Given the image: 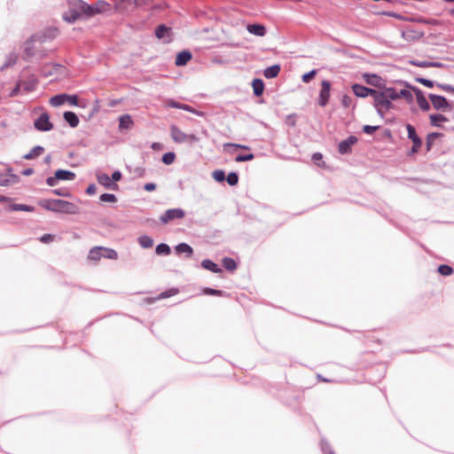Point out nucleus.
Listing matches in <instances>:
<instances>
[{"label":"nucleus","mask_w":454,"mask_h":454,"mask_svg":"<svg viewBox=\"0 0 454 454\" xmlns=\"http://www.w3.org/2000/svg\"><path fill=\"white\" fill-rule=\"evenodd\" d=\"M96 191H97V187L94 184H90L87 189H86V192L87 194L89 195H93L96 193Z\"/></svg>","instance_id":"nucleus-62"},{"label":"nucleus","mask_w":454,"mask_h":454,"mask_svg":"<svg viewBox=\"0 0 454 454\" xmlns=\"http://www.w3.org/2000/svg\"><path fill=\"white\" fill-rule=\"evenodd\" d=\"M254 158V155L253 153H248V154H239L236 157L235 160L237 162H243V161H247V160H251Z\"/></svg>","instance_id":"nucleus-48"},{"label":"nucleus","mask_w":454,"mask_h":454,"mask_svg":"<svg viewBox=\"0 0 454 454\" xmlns=\"http://www.w3.org/2000/svg\"><path fill=\"white\" fill-rule=\"evenodd\" d=\"M204 293L206 294L219 295L222 294V291L212 289V288H206Z\"/></svg>","instance_id":"nucleus-61"},{"label":"nucleus","mask_w":454,"mask_h":454,"mask_svg":"<svg viewBox=\"0 0 454 454\" xmlns=\"http://www.w3.org/2000/svg\"><path fill=\"white\" fill-rule=\"evenodd\" d=\"M11 210L33 212L35 210V207L32 206L25 205V204H12L11 206Z\"/></svg>","instance_id":"nucleus-37"},{"label":"nucleus","mask_w":454,"mask_h":454,"mask_svg":"<svg viewBox=\"0 0 454 454\" xmlns=\"http://www.w3.org/2000/svg\"><path fill=\"white\" fill-rule=\"evenodd\" d=\"M176 294H177V290L176 289H171L169 291L161 293L160 294V298H167V297H169V296L174 295Z\"/></svg>","instance_id":"nucleus-58"},{"label":"nucleus","mask_w":454,"mask_h":454,"mask_svg":"<svg viewBox=\"0 0 454 454\" xmlns=\"http://www.w3.org/2000/svg\"><path fill=\"white\" fill-rule=\"evenodd\" d=\"M226 181L231 186L236 185L239 182V176L235 172H231L226 176Z\"/></svg>","instance_id":"nucleus-45"},{"label":"nucleus","mask_w":454,"mask_h":454,"mask_svg":"<svg viewBox=\"0 0 454 454\" xmlns=\"http://www.w3.org/2000/svg\"><path fill=\"white\" fill-rule=\"evenodd\" d=\"M430 124L434 127H441L442 123L448 121V118L441 114L429 115Z\"/></svg>","instance_id":"nucleus-24"},{"label":"nucleus","mask_w":454,"mask_h":454,"mask_svg":"<svg viewBox=\"0 0 454 454\" xmlns=\"http://www.w3.org/2000/svg\"><path fill=\"white\" fill-rule=\"evenodd\" d=\"M176 154L174 153L168 152L163 154L162 161L166 165H170L175 161Z\"/></svg>","instance_id":"nucleus-43"},{"label":"nucleus","mask_w":454,"mask_h":454,"mask_svg":"<svg viewBox=\"0 0 454 454\" xmlns=\"http://www.w3.org/2000/svg\"><path fill=\"white\" fill-rule=\"evenodd\" d=\"M170 136L173 141L177 144H193L200 140L196 135L186 134L175 125L170 127Z\"/></svg>","instance_id":"nucleus-4"},{"label":"nucleus","mask_w":454,"mask_h":454,"mask_svg":"<svg viewBox=\"0 0 454 454\" xmlns=\"http://www.w3.org/2000/svg\"><path fill=\"white\" fill-rule=\"evenodd\" d=\"M78 101V98L76 95H68L67 98V102L72 106H76Z\"/></svg>","instance_id":"nucleus-56"},{"label":"nucleus","mask_w":454,"mask_h":454,"mask_svg":"<svg viewBox=\"0 0 454 454\" xmlns=\"http://www.w3.org/2000/svg\"><path fill=\"white\" fill-rule=\"evenodd\" d=\"M171 252V249L168 245L165 243H160L156 247L157 254H164L168 255Z\"/></svg>","instance_id":"nucleus-40"},{"label":"nucleus","mask_w":454,"mask_h":454,"mask_svg":"<svg viewBox=\"0 0 454 454\" xmlns=\"http://www.w3.org/2000/svg\"><path fill=\"white\" fill-rule=\"evenodd\" d=\"M97 180L101 185L105 186L106 188L115 190L118 187L116 184L111 181V178L107 174L98 173Z\"/></svg>","instance_id":"nucleus-18"},{"label":"nucleus","mask_w":454,"mask_h":454,"mask_svg":"<svg viewBox=\"0 0 454 454\" xmlns=\"http://www.w3.org/2000/svg\"><path fill=\"white\" fill-rule=\"evenodd\" d=\"M253 90L255 96H261L264 90V83L261 79H254L252 82Z\"/></svg>","instance_id":"nucleus-32"},{"label":"nucleus","mask_w":454,"mask_h":454,"mask_svg":"<svg viewBox=\"0 0 454 454\" xmlns=\"http://www.w3.org/2000/svg\"><path fill=\"white\" fill-rule=\"evenodd\" d=\"M316 74H317V71L315 69L311 70L309 73L304 74L302 75V82H306V83L310 82V80L315 76Z\"/></svg>","instance_id":"nucleus-50"},{"label":"nucleus","mask_w":454,"mask_h":454,"mask_svg":"<svg viewBox=\"0 0 454 454\" xmlns=\"http://www.w3.org/2000/svg\"><path fill=\"white\" fill-rule=\"evenodd\" d=\"M52 192L55 194V195H58V196H63V197H69L70 196V193L65 190V189H55L52 191Z\"/></svg>","instance_id":"nucleus-55"},{"label":"nucleus","mask_w":454,"mask_h":454,"mask_svg":"<svg viewBox=\"0 0 454 454\" xmlns=\"http://www.w3.org/2000/svg\"><path fill=\"white\" fill-rule=\"evenodd\" d=\"M223 265L228 270H234L237 268L236 262L230 257H225L223 259Z\"/></svg>","instance_id":"nucleus-38"},{"label":"nucleus","mask_w":454,"mask_h":454,"mask_svg":"<svg viewBox=\"0 0 454 454\" xmlns=\"http://www.w3.org/2000/svg\"><path fill=\"white\" fill-rule=\"evenodd\" d=\"M247 30L256 36L262 37L266 35V27L262 24H248Z\"/></svg>","instance_id":"nucleus-21"},{"label":"nucleus","mask_w":454,"mask_h":454,"mask_svg":"<svg viewBox=\"0 0 454 454\" xmlns=\"http://www.w3.org/2000/svg\"><path fill=\"white\" fill-rule=\"evenodd\" d=\"M64 119L72 128H75L79 124V119L73 112H65Z\"/></svg>","instance_id":"nucleus-27"},{"label":"nucleus","mask_w":454,"mask_h":454,"mask_svg":"<svg viewBox=\"0 0 454 454\" xmlns=\"http://www.w3.org/2000/svg\"><path fill=\"white\" fill-rule=\"evenodd\" d=\"M440 136L441 134L435 132L428 134L427 137V145L428 150L430 149L431 143L434 141V139L439 137Z\"/></svg>","instance_id":"nucleus-51"},{"label":"nucleus","mask_w":454,"mask_h":454,"mask_svg":"<svg viewBox=\"0 0 454 454\" xmlns=\"http://www.w3.org/2000/svg\"><path fill=\"white\" fill-rule=\"evenodd\" d=\"M63 68L62 66L57 64H50L43 67V73L45 76L51 75L53 74H57Z\"/></svg>","instance_id":"nucleus-31"},{"label":"nucleus","mask_w":454,"mask_h":454,"mask_svg":"<svg viewBox=\"0 0 454 454\" xmlns=\"http://www.w3.org/2000/svg\"><path fill=\"white\" fill-rule=\"evenodd\" d=\"M352 90L356 97L366 98L372 96L374 90L356 83L352 86Z\"/></svg>","instance_id":"nucleus-19"},{"label":"nucleus","mask_w":454,"mask_h":454,"mask_svg":"<svg viewBox=\"0 0 454 454\" xmlns=\"http://www.w3.org/2000/svg\"><path fill=\"white\" fill-rule=\"evenodd\" d=\"M383 90L385 91L389 102H392L393 100L399 99V95L396 90L393 87H386V85L383 88Z\"/></svg>","instance_id":"nucleus-34"},{"label":"nucleus","mask_w":454,"mask_h":454,"mask_svg":"<svg viewBox=\"0 0 454 454\" xmlns=\"http://www.w3.org/2000/svg\"><path fill=\"white\" fill-rule=\"evenodd\" d=\"M201 266L207 270H210L214 273H220L222 272V269L214 262H212L209 259H205L201 262Z\"/></svg>","instance_id":"nucleus-26"},{"label":"nucleus","mask_w":454,"mask_h":454,"mask_svg":"<svg viewBox=\"0 0 454 454\" xmlns=\"http://www.w3.org/2000/svg\"><path fill=\"white\" fill-rule=\"evenodd\" d=\"M44 149L43 146L36 145L28 153L25 154L23 158L25 160H32L39 155H41L43 153Z\"/></svg>","instance_id":"nucleus-33"},{"label":"nucleus","mask_w":454,"mask_h":454,"mask_svg":"<svg viewBox=\"0 0 454 454\" xmlns=\"http://www.w3.org/2000/svg\"><path fill=\"white\" fill-rule=\"evenodd\" d=\"M175 251L176 254H186L187 257H191L193 253L192 247L186 243H180L175 247Z\"/></svg>","instance_id":"nucleus-25"},{"label":"nucleus","mask_w":454,"mask_h":454,"mask_svg":"<svg viewBox=\"0 0 454 454\" xmlns=\"http://www.w3.org/2000/svg\"><path fill=\"white\" fill-rule=\"evenodd\" d=\"M138 242L143 248H150L153 245V239L147 235L141 236Z\"/></svg>","instance_id":"nucleus-35"},{"label":"nucleus","mask_w":454,"mask_h":454,"mask_svg":"<svg viewBox=\"0 0 454 454\" xmlns=\"http://www.w3.org/2000/svg\"><path fill=\"white\" fill-rule=\"evenodd\" d=\"M103 257V247H95L90 250L88 259L90 261H98Z\"/></svg>","instance_id":"nucleus-30"},{"label":"nucleus","mask_w":454,"mask_h":454,"mask_svg":"<svg viewBox=\"0 0 454 454\" xmlns=\"http://www.w3.org/2000/svg\"><path fill=\"white\" fill-rule=\"evenodd\" d=\"M54 237L51 234H44L40 237V241L43 243H50L53 240Z\"/></svg>","instance_id":"nucleus-57"},{"label":"nucleus","mask_w":454,"mask_h":454,"mask_svg":"<svg viewBox=\"0 0 454 454\" xmlns=\"http://www.w3.org/2000/svg\"><path fill=\"white\" fill-rule=\"evenodd\" d=\"M331 92V83L327 80L321 82V90L318 97V104L321 106H325L329 101Z\"/></svg>","instance_id":"nucleus-9"},{"label":"nucleus","mask_w":454,"mask_h":454,"mask_svg":"<svg viewBox=\"0 0 454 454\" xmlns=\"http://www.w3.org/2000/svg\"><path fill=\"white\" fill-rule=\"evenodd\" d=\"M184 217V211L181 208H172L168 209L162 215H160V220L162 223L166 224L168 222L175 219H182Z\"/></svg>","instance_id":"nucleus-8"},{"label":"nucleus","mask_w":454,"mask_h":454,"mask_svg":"<svg viewBox=\"0 0 454 454\" xmlns=\"http://www.w3.org/2000/svg\"><path fill=\"white\" fill-rule=\"evenodd\" d=\"M192 59V53L183 51L176 55L175 64L178 67L185 66Z\"/></svg>","instance_id":"nucleus-22"},{"label":"nucleus","mask_w":454,"mask_h":454,"mask_svg":"<svg viewBox=\"0 0 454 454\" xmlns=\"http://www.w3.org/2000/svg\"><path fill=\"white\" fill-rule=\"evenodd\" d=\"M410 63L413 66L419 67H440L439 63L428 62V61H418V60H411Z\"/></svg>","instance_id":"nucleus-41"},{"label":"nucleus","mask_w":454,"mask_h":454,"mask_svg":"<svg viewBox=\"0 0 454 454\" xmlns=\"http://www.w3.org/2000/svg\"><path fill=\"white\" fill-rule=\"evenodd\" d=\"M103 257L115 260L117 259L118 254L114 249L103 247Z\"/></svg>","instance_id":"nucleus-42"},{"label":"nucleus","mask_w":454,"mask_h":454,"mask_svg":"<svg viewBox=\"0 0 454 454\" xmlns=\"http://www.w3.org/2000/svg\"><path fill=\"white\" fill-rule=\"evenodd\" d=\"M102 202L114 203L117 201V198L114 194L104 193L99 198Z\"/></svg>","instance_id":"nucleus-44"},{"label":"nucleus","mask_w":454,"mask_h":454,"mask_svg":"<svg viewBox=\"0 0 454 454\" xmlns=\"http://www.w3.org/2000/svg\"><path fill=\"white\" fill-rule=\"evenodd\" d=\"M403 37L407 40L420 38L423 34L420 32H415L412 30H406L403 32Z\"/></svg>","instance_id":"nucleus-39"},{"label":"nucleus","mask_w":454,"mask_h":454,"mask_svg":"<svg viewBox=\"0 0 454 454\" xmlns=\"http://www.w3.org/2000/svg\"><path fill=\"white\" fill-rule=\"evenodd\" d=\"M280 72V66L279 65H273L271 67H267L263 74L267 79H272L278 76V74Z\"/></svg>","instance_id":"nucleus-28"},{"label":"nucleus","mask_w":454,"mask_h":454,"mask_svg":"<svg viewBox=\"0 0 454 454\" xmlns=\"http://www.w3.org/2000/svg\"><path fill=\"white\" fill-rule=\"evenodd\" d=\"M400 83L403 84L405 88L400 90V91L398 92L399 98H403L407 101V103H409V104L412 103L413 102L412 88H414V87L411 86L406 82H400Z\"/></svg>","instance_id":"nucleus-16"},{"label":"nucleus","mask_w":454,"mask_h":454,"mask_svg":"<svg viewBox=\"0 0 454 454\" xmlns=\"http://www.w3.org/2000/svg\"><path fill=\"white\" fill-rule=\"evenodd\" d=\"M438 86L441 89H442L443 90L454 92V87H452L451 85H449V84H438Z\"/></svg>","instance_id":"nucleus-64"},{"label":"nucleus","mask_w":454,"mask_h":454,"mask_svg":"<svg viewBox=\"0 0 454 454\" xmlns=\"http://www.w3.org/2000/svg\"><path fill=\"white\" fill-rule=\"evenodd\" d=\"M417 82L428 88H432L434 86V82L426 78H417Z\"/></svg>","instance_id":"nucleus-53"},{"label":"nucleus","mask_w":454,"mask_h":454,"mask_svg":"<svg viewBox=\"0 0 454 454\" xmlns=\"http://www.w3.org/2000/svg\"><path fill=\"white\" fill-rule=\"evenodd\" d=\"M372 97L373 98V106L379 115H384L393 107L392 102H389L385 91L374 90Z\"/></svg>","instance_id":"nucleus-3"},{"label":"nucleus","mask_w":454,"mask_h":454,"mask_svg":"<svg viewBox=\"0 0 454 454\" xmlns=\"http://www.w3.org/2000/svg\"><path fill=\"white\" fill-rule=\"evenodd\" d=\"M429 99L431 100L432 106L435 110L447 112L452 109L451 105L442 96L429 94Z\"/></svg>","instance_id":"nucleus-6"},{"label":"nucleus","mask_w":454,"mask_h":454,"mask_svg":"<svg viewBox=\"0 0 454 454\" xmlns=\"http://www.w3.org/2000/svg\"><path fill=\"white\" fill-rule=\"evenodd\" d=\"M212 176L216 182H223L225 179V173L223 170H215Z\"/></svg>","instance_id":"nucleus-46"},{"label":"nucleus","mask_w":454,"mask_h":454,"mask_svg":"<svg viewBox=\"0 0 454 454\" xmlns=\"http://www.w3.org/2000/svg\"><path fill=\"white\" fill-rule=\"evenodd\" d=\"M67 94H58L51 98L50 104L52 106H60L67 102Z\"/></svg>","instance_id":"nucleus-29"},{"label":"nucleus","mask_w":454,"mask_h":454,"mask_svg":"<svg viewBox=\"0 0 454 454\" xmlns=\"http://www.w3.org/2000/svg\"><path fill=\"white\" fill-rule=\"evenodd\" d=\"M168 106L169 107H172V108H177V109H182V110H184V111H187V112H190V113H192V114H195L199 116H201L202 114L201 113H199L198 111L194 110L192 106H188V105H184V104H180L178 102H176L174 100H169L168 102Z\"/></svg>","instance_id":"nucleus-23"},{"label":"nucleus","mask_w":454,"mask_h":454,"mask_svg":"<svg viewBox=\"0 0 454 454\" xmlns=\"http://www.w3.org/2000/svg\"><path fill=\"white\" fill-rule=\"evenodd\" d=\"M35 128L40 131H50L53 129V124L50 121V116L48 114H42L35 121Z\"/></svg>","instance_id":"nucleus-7"},{"label":"nucleus","mask_w":454,"mask_h":454,"mask_svg":"<svg viewBox=\"0 0 454 454\" xmlns=\"http://www.w3.org/2000/svg\"><path fill=\"white\" fill-rule=\"evenodd\" d=\"M412 90L416 95L417 103L420 109L425 112L428 111L430 109V104L425 98L422 90L419 88H412Z\"/></svg>","instance_id":"nucleus-15"},{"label":"nucleus","mask_w":454,"mask_h":454,"mask_svg":"<svg viewBox=\"0 0 454 454\" xmlns=\"http://www.w3.org/2000/svg\"><path fill=\"white\" fill-rule=\"evenodd\" d=\"M20 90H23V88H22V86H21L20 82H18V83H17L16 87H15V88L11 91L10 96H11V97H15V96H17V95L19 94V92H20Z\"/></svg>","instance_id":"nucleus-59"},{"label":"nucleus","mask_w":454,"mask_h":454,"mask_svg":"<svg viewBox=\"0 0 454 454\" xmlns=\"http://www.w3.org/2000/svg\"><path fill=\"white\" fill-rule=\"evenodd\" d=\"M357 142L355 136H350L347 139L341 141L338 145V150L340 154L348 153L351 151V146Z\"/></svg>","instance_id":"nucleus-14"},{"label":"nucleus","mask_w":454,"mask_h":454,"mask_svg":"<svg viewBox=\"0 0 454 454\" xmlns=\"http://www.w3.org/2000/svg\"><path fill=\"white\" fill-rule=\"evenodd\" d=\"M406 129L408 132V138L411 139L413 143V145L411 147V153H415L419 151V149L422 145V141L419 137V136L416 133L415 128L411 124H406Z\"/></svg>","instance_id":"nucleus-10"},{"label":"nucleus","mask_w":454,"mask_h":454,"mask_svg":"<svg viewBox=\"0 0 454 454\" xmlns=\"http://www.w3.org/2000/svg\"><path fill=\"white\" fill-rule=\"evenodd\" d=\"M169 31H170V29L168 27H166L164 25H160L156 29L155 35H156L157 38H159V39H165L166 35L168 36Z\"/></svg>","instance_id":"nucleus-36"},{"label":"nucleus","mask_w":454,"mask_h":454,"mask_svg":"<svg viewBox=\"0 0 454 454\" xmlns=\"http://www.w3.org/2000/svg\"><path fill=\"white\" fill-rule=\"evenodd\" d=\"M75 178V174L70 170L59 169L55 172L53 176H50L46 179V184L49 186H56L59 180L61 181H72Z\"/></svg>","instance_id":"nucleus-5"},{"label":"nucleus","mask_w":454,"mask_h":454,"mask_svg":"<svg viewBox=\"0 0 454 454\" xmlns=\"http://www.w3.org/2000/svg\"><path fill=\"white\" fill-rule=\"evenodd\" d=\"M19 176L8 169L6 173L0 174V186H9L18 183Z\"/></svg>","instance_id":"nucleus-13"},{"label":"nucleus","mask_w":454,"mask_h":454,"mask_svg":"<svg viewBox=\"0 0 454 454\" xmlns=\"http://www.w3.org/2000/svg\"><path fill=\"white\" fill-rule=\"evenodd\" d=\"M156 188V184L153 183H147L145 184L144 189L147 192H153Z\"/></svg>","instance_id":"nucleus-63"},{"label":"nucleus","mask_w":454,"mask_h":454,"mask_svg":"<svg viewBox=\"0 0 454 454\" xmlns=\"http://www.w3.org/2000/svg\"><path fill=\"white\" fill-rule=\"evenodd\" d=\"M43 208L55 213L76 215L79 214L80 208L73 202L59 200V199H44L38 202Z\"/></svg>","instance_id":"nucleus-1"},{"label":"nucleus","mask_w":454,"mask_h":454,"mask_svg":"<svg viewBox=\"0 0 454 454\" xmlns=\"http://www.w3.org/2000/svg\"><path fill=\"white\" fill-rule=\"evenodd\" d=\"M134 122L129 114H123L119 117V130L121 132L132 129Z\"/></svg>","instance_id":"nucleus-17"},{"label":"nucleus","mask_w":454,"mask_h":454,"mask_svg":"<svg viewBox=\"0 0 454 454\" xmlns=\"http://www.w3.org/2000/svg\"><path fill=\"white\" fill-rule=\"evenodd\" d=\"M341 104L344 107L348 108L352 106V98L348 95H343L341 98Z\"/></svg>","instance_id":"nucleus-49"},{"label":"nucleus","mask_w":454,"mask_h":454,"mask_svg":"<svg viewBox=\"0 0 454 454\" xmlns=\"http://www.w3.org/2000/svg\"><path fill=\"white\" fill-rule=\"evenodd\" d=\"M25 91H32L35 89L37 79L34 74H29L25 79V72L22 73L21 79L19 81Z\"/></svg>","instance_id":"nucleus-11"},{"label":"nucleus","mask_w":454,"mask_h":454,"mask_svg":"<svg viewBox=\"0 0 454 454\" xmlns=\"http://www.w3.org/2000/svg\"><path fill=\"white\" fill-rule=\"evenodd\" d=\"M68 11L63 13V20L74 23L81 17L86 18V12L90 11V4L82 0H67Z\"/></svg>","instance_id":"nucleus-2"},{"label":"nucleus","mask_w":454,"mask_h":454,"mask_svg":"<svg viewBox=\"0 0 454 454\" xmlns=\"http://www.w3.org/2000/svg\"><path fill=\"white\" fill-rule=\"evenodd\" d=\"M112 182H117L121 178V173L120 171H114L110 177Z\"/></svg>","instance_id":"nucleus-60"},{"label":"nucleus","mask_w":454,"mask_h":454,"mask_svg":"<svg viewBox=\"0 0 454 454\" xmlns=\"http://www.w3.org/2000/svg\"><path fill=\"white\" fill-rule=\"evenodd\" d=\"M363 78L369 85L383 89L385 86V80L375 74H364Z\"/></svg>","instance_id":"nucleus-12"},{"label":"nucleus","mask_w":454,"mask_h":454,"mask_svg":"<svg viewBox=\"0 0 454 454\" xmlns=\"http://www.w3.org/2000/svg\"><path fill=\"white\" fill-rule=\"evenodd\" d=\"M452 271V268L448 265H440L438 267V272L442 276H449Z\"/></svg>","instance_id":"nucleus-47"},{"label":"nucleus","mask_w":454,"mask_h":454,"mask_svg":"<svg viewBox=\"0 0 454 454\" xmlns=\"http://www.w3.org/2000/svg\"><path fill=\"white\" fill-rule=\"evenodd\" d=\"M90 11L86 12V18H90L98 13L104 12L107 10L108 4L105 2H98L94 5H90Z\"/></svg>","instance_id":"nucleus-20"},{"label":"nucleus","mask_w":454,"mask_h":454,"mask_svg":"<svg viewBox=\"0 0 454 454\" xmlns=\"http://www.w3.org/2000/svg\"><path fill=\"white\" fill-rule=\"evenodd\" d=\"M379 129V126H371V125H364L363 128V130L366 134H372L374 131H376Z\"/></svg>","instance_id":"nucleus-54"},{"label":"nucleus","mask_w":454,"mask_h":454,"mask_svg":"<svg viewBox=\"0 0 454 454\" xmlns=\"http://www.w3.org/2000/svg\"><path fill=\"white\" fill-rule=\"evenodd\" d=\"M321 449L325 454H334V452L331 450L329 444L325 441L321 442Z\"/></svg>","instance_id":"nucleus-52"}]
</instances>
